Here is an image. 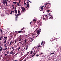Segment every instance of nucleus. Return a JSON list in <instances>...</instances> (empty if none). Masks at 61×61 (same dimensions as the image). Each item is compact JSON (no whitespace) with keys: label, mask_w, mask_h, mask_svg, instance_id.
<instances>
[{"label":"nucleus","mask_w":61,"mask_h":61,"mask_svg":"<svg viewBox=\"0 0 61 61\" xmlns=\"http://www.w3.org/2000/svg\"><path fill=\"white\" fill-rule=\"evenodd\" d=\"M24 5H26V3L25 2V1H24Z\"/></svg>","instance_id":"obj_38"},{"label":"nucleus","mask_w":61,"mask_h":61,"mask_svg":"<svg viewBox=\"0 0 61 61\" xmlns=\"http://www.w3.org/2000/svg\"><path fill=\"white\" fill-rule=\"evenodd\" d=\"M26 40H24V41L25 43H26Z\"/></svg>","instance_id":"obj_34"},{"label":"nucleus","mask_w":61,"mask_h":61,"mask_svg":"<svg viewBox=\"0 0 61 61\" xmlns=\"http://www.w3.org/2000/svg\"><path fill=\"white\" fill-rule=\"evenodd\" d=\"M5 54L4 55L5 56H7V54H5Z\"/></svg>","instance_id":"obj_29"},{"label":"nucleus","mask_w":61,"mask_h":61,"mask_svg":"<svg viewBox=\"0 0 61 61\" xmlns=\"http://www.w3.org/2000/svg\"><path fill=\"white\" fill-rule=\"evenodd\" d=\"M18 13H20V11H19V10H18Z\"/></svg>","instance_id":"obj_32"},{"label":"nucleus","mask_w":61,"mask_h":61,"mask_svg":"<svg viewBox=\"0 0 61 61\" xmlns=\"http://www.w3.org/2000/svg\"><path fill=\"white\" fill-rule=\"evenodd\" d=\"M7 45H8V44L9 43V42H7Z\"/></svg>","instance_id":"obj_45"},{"label":"nucleus","mask_w":61,"mask_h":61,"mask_svg":"<svg viewBox=\"0 0 61 61\" xmlns=\"http://www.w3.org/2000/svg\"><path fill=\"white\" fill-rule=\"evenodd\" d=\"M12 12H13V13H15V11H12Z\"/></svg>","instance_id":"obj_53"},{"label":"nucleus","mask_w":61,"mask_h":61,"mask_svg":"<svg viewBox=\"0 0 61 61\" xmlns=\"http://www.w3.org/2000/svg\"><path fill=\"white\" fill-rule=\"evenodd\" d=\"M41 32V29H40L39 30H37V34H40V32Z\"/></svg>","instance_id":"obj_3"},{"label":"nucleus","mask_w":61,"mask_h":61,"mask_svg":"<svg viewBox=\"0 0 61 61\" xmlns=\"http://www.w3.org/2000/svg\"><path fill=\"white\" fill-rule=\"evenodd\" d=\"M45 7H46V8H47V4L46 3L45 4Z\"/></svg>","instance_id":"obj_11"},{"label":"nucleus","mask_w":61,"mask_h":61,"mask_svg":"<svg viewBox=\"0 0 61 61\" xmlns=\"http://www.w3.org/2000/svg\"><path fill=\"white\" fill-rule=\"evenodd\" d=\"M7 49V48H5L3 49V50L4 51H5V50H6Z\"/></svg>","instance_id":"obj_21"},{"label":"nucleus","mask_w":61,"mask_h":61,"mask_svg":"<svg viewBox=\"0 0 61 61\" xmlns=\"http://www.w3.org/2000/svg\"><path fill=\"white\" fill-rule=\"evenodd\" d=\"M19 3H21V0H19Z\"/></svg>","instance_id":"obj_26"},{"label":"nucleus","mask_w":61,"mask_h":61,"mask_svg":"<svg viewBox=\"0 0 61 61\" xmlns=\"http://www.w3.org/2000/svg\"><path fill=\"white\" fill-rule=\"evenodd\" d=\"M1 5V3H0V7Z\"/></svg>","instance_id":"obj_63"},{"label":"nucleus","mask_w":61,"mask_h":61,"mask_svg":"<svg viewBox=\"0 0 61 61\" xmlns=\"http://www.w3.org/2000/svg\"><path fill=\"white\" fill-rule=\"evenodd\" d=\"M41 45L42 46V45H43V42H41Z\"/></svg>","instance_id":"obj_50"},{"label":"nucleus","mask_w":61,"mask_h":61,"mask_svg":"<svg viewBox=\"0 0 61 61\" xmlns=\"http://www.w3.org/2000/svg\"><path fill=\"white\" fill-rule=\"evenodd\" d=\"M28 49V47H27L26 48V50H27V49Z\"/></svg>","instance_id":"obj_48"},{"label":"nucleus","mask_w":61,"mask_h":61,"mask_svg":"<svg viewBox=\"0 0 61 61\" xmlns=\"http://www.w3.org/2000/svg\"><path fill=\"white\" fill-rule=\"evenodd\" d=\"M14 5H12V7H14Z\"/></svg>","instance_id":"obj_59"},{"label":"nucleus","mask_w":61,"mask_h":61,"mask_svg":"<svg viewBox=\"0 0 61 61\" xmlns=\"http://www.w3.org/2000/svg\"><path fill=\"white\" fill-rule=\"evenodd\" d=\"M54 35L56 36V33H54Z\"/></svg>","instance_id":"obj_47"},{"label":"nucleus","mask_w":61,"mask_h":61,"mask_svg":"<svg viewBox=\"0 0 61 61\" xmlns=\"http://www.w3.org/2000/svg\"><path fill=\"white\" fill-rule=\"evenodd\" d=\"M2 36H1L0 37V40H1V39H2Z\"/></svg>","instance_id":"obj_27"},{"label":"nucleus","mask_w":61,"mask_h":61,"mask_svg":"<svg viewBox=\"0 0 61 61\" xmlns=\"http://www.w3.org/2000/svg\"><path fill=\"white\" fill-rule=\"evenodd\" d=\"M29 2H30V3H31V2H31V1H30V0L29 1Z\"/></svg>","instance_id":"obj_61"},{"label":"nucleus","mask_w":61,"mask_h":61,"mask_svg":"<svg viewBox=\"0 0 61 61\" xmlns=\"http://www.w3.org/2000/svg\"><path fill=\"white\" fill-rule=\"evenodd\" d=\"M49 16H47V18H48V17Z\"/></svg>","instance_id":"obj_58"},{"label":"nucleus","mask_w":61,"mask_h":61,"mask_svg":"<svg viewBox=\"0 0 61 61\" xmlns=\"http://www.w3.org/2000/svg\"><path fill=\"white\" fill-rule=\"evenodd\" d=\"M4 38H5V39H6V40H7V37H6L5 36L4 37Z\"/></svg>","instance_id":"obj_25"},{"label":"nucleus","mask_w":61,"mask_h":61,"mask_svg":"<svg viewBox=\"0 0 61 61\" xmlns=\"http://www.w3.org/2000/svg\"><path fill=\"white\" fill-rule=\"evenodd\" d=\"M43 7H44V6H42L41 7V11H43Z\"/></svg>","instance_id":"obj_6"},{"label":"nucleus","mask_w":61,"mask_h":61,"mask_svg":"<svg viewBox=\"0 0 61 61\" xmlns=\"http://www.w3.org/2000/svg\"><path fill=\"white\" fill-rule=\"evenodd\" d=\"M6 52H7L6 53V54L7 55H9V51H7Z\"/></svg>","instance_id":"obj_13"},{"label":"nucleus","mask_w":61,"mask_h":61,"mask_svg":"<svg viewBox=\"0 0 61 61\" xmlns=\"http://www.w3.org/2000/svg\"><path fill=\"white\" fill-rule=\"evenodd\" d=\"M30 25H31V24H32V22L31 21L30 22Z\"/></svg>","instance_id":"obj_46"},{"label":"nucleus","mask_w":61,"mask_h":61,"mask_svg":"<svg viewBox=\"0 0 61 61\" xmlns=\"http://www.w3.org/2000/svg\"><path fill=\"white\" fill-rule=\"evenodd\" d=\"M20 47H19V48L18 49V51H19V49H20Z\"/></svg>","instance_id":"obj_35"},{"label":"nucleus","mask_w":61,"mask_h":61,"mask_svg":"<svg viewBox=\"0 0 61 61\" xmlns=\"http://www.w3.org/2000/svg\"><path fill=\"white\" fill-rule=\"evenodd\" d=\"M10 54H12V52H10Z\"/></svg>","instance_id":"obj_56"},{"label":"nucleus","mask_w":61,"mask_h":61,"mask_svg":"<svg viewBox=\"0 0 61 61\" xmlns=\"http://www.w3.org/2000/svg\"><path fill=\"white\" fill-rule=\"evenodd\" d=\"M15 11L16 13H17V11L16 10H15Z\"/></svg>","instance_id":"obj_17"},{"label":"nucleus","mask_w":61,"mask_h":61,"mask_svg":"<svg viewBox=\"0 0 61 61\" xmlns=\"http://www.w3.org/2000/svg\"><path fill=\"white\" fill-rule=\"evenodd\" d=\"M25 33V31H22L21 32V33Z\"/></svg>","instance_id":"obj_16"},{"label":"nucleus","mask_w":61,"mask_h":61,"mask_svg":"<svg viewBox=\"0 0 61 61\" xmlns=\"http://www.w3.org/2000/svg\"><path fill=\"white\" fill-rule=\"evenodd\" d=\"M0 48H1L0 49V52H1L3 49V47H1H1H0Z\"/></svg>","instance_id":"obj_10"},{"label":"nucleus","mask_w":61,"mask_h":61,"mask_svg":"<svg viewBox=\"0 0 61 61\" xmlns=\"http://www.w3.org/2000/svg\"><path fill=\"white\" fill-rule=\"evenodd\" d=\"M40 45H39L37 47H37H40Z\"/></svg>","instance_id":"obj_44"},{"label":"nucleus","mask_w":61,"mask_h":61,"mask_svg":"<svg viewBox=\"0 0 61 61\" xmlns=\"http://www.w3.org/2000/svg\"><path fill=\"white\" fill-rule=\"evenodd\" d=\"M36 53H35L33 55V54H32V55L31 56V57H33V56H35V55H36Z\"/></svg>","instance_id":"obj_12"},{"label":"nucleus","mask_w":61,"mask_h":61,"mask_svg":"<svg viewBox=\"0 0 61 61\" xmlns=\"http://www.w3.org/2000/svg\"><path fill=\"white\" fill-rule=\"evenodd\" d=\"M16 16V17H15L16 18H17V17H18V16L17 15Z\"/></svg>","instance_id":"obj_28"},{"label":"nucleus","mask_w":61,"mask_h":61,"mask_svg":"<svg viewBox=\"0 0 61 61\" xmlns=\"http://www.w3.org/2000/svg\"><path fill=\"white\" fill-rule=\"evenodd\" d=\"M15 52H13V55H15Z\"/></svg>","instance_id":"obj_52"},{"label":"nucleus","mask_w":61,"mask_h":61,"mask_svg":"<svg viewBox=\"0 0 61 61\" xmlns=\"http://www.w3.org/2000/svg\"><path fill=\"white\" fill-rule=\"evenodd\" d=\"M22 55H20V56H22Z\"/></svg>","instance_id":"obj_57"},{"label":"nucleus","mask_w":61,"mask_h":61,"mask_svg":"<svg viewBox=\"0 0 61 61\" xmlns=\"http://www.w3.org/2000/svg\"><path fill=\"white\" fill-rule=\"evenodd\" d=\"M25 58V57H24V56L20 58V59H21V60H23V59H24Z\"/></svg>","instance_id":"obj_8"},{"label":"nucleus","mask_w":61,"mask_h":61,"mask_svg":"<svg viewBox=\"0 0 61 61\" xmlns=\"http://www.w3.org/2000/svg\"><path fill=\"white\" fill-rule=\"evenodd\" d=\"M22 37V35H21L19 37V38H21V37Z\"/></svg>","instance_id":"obj_19"},{"label":"nucleus","mask_w":61,"mask_h":61,"mask_svg":"<svg viewBox=\"0 0 61 61\" xmlns=\"http://www.w3.org/2000/svg\"><path fill=\"white\" fill-rule=\"evenodd\" d=\"M5 3L6 4V5H7V0H5V1L4 0H3V4L4 5H5Z\"/></svg>","instance_id":"obj_2"},{"label":"nucleus","mask_w":61,"mask_h":61,"mask_svg":"<svg viewBox=\"0 0 61 61\" xmlns=\"http://www.w3.org/2000/svg\"><path fill=\"white\" fill-rule=\"evenodd\" d=\"M22 30H20V31H19L18 32L19 33H22Z\"/></svg>","instance_id":"obj_18"},{"label":"nucleus","mask_w":61,"mask_h":61,"mask_svg":"<svg viewBox=\"0 0 61 61\" xmlns=\"http://www.w3.org/2000/svg\"><path fill=\"white\" fill-rule=\"evenodd\" d=\"M54 54V52H53V53H51L50 54V55H53Z\"/></svg>","instance_id":"obj_23"},{"label":"nucleus","mask_w":61,"mask_h":61,"mask_svg":"<svg viewBox=\"0 0 61 61\" xmlns=\"http://www.w3.org/2000/svg\"><path fill=\"white\" fill-rule=\"evenodd\" d=\"M33 21H34V22H36V20L35 19H34L33 20Z\"/></svg>","instance_id":"obj_24"},{"label":"nucleus","mask_w":61,"mask_h":61,"mask_svg":"<svg viewBox=\"0 0 61 61\" xmlns=\"http://www.w3.org/2000/svg\"><path fill=\"white\" fill-rule=\"evenodd\" d=\"M49 16L50 17V18H49V19H52V18H53V17L51 15H49Z\"/></svg>","instance_id":"obj_9"},{"label":"nucleus","mask_w":61,"mask_h":61,"mask_svg":"<svg viewBox=\"0 0 61 61\" xmlns=\"http://www.w3.org/2000/svg\"><path fill=\"white\" fill-rule=\"evenodd\" d=\"M7 40H5L4 41V42H3V43L4 44H5L6 43V41Z\"/></svg>","instance_id":"obj_15"},{"label":"nucleus","mask_w":61,"mask_h":61,"mask_svg":"<svg viewBox=\"0 0 61 61\" xmlns=\"http://www.w3.org/2000/svg\"><path fill=\"white\" fill-rule=\"evenodd\" d=\"M17 15L18 16H19V15H21V13H19L18 14H17Z\"/></svg>","instance_id":"obj_22"},{"label":"nucleus","mask_w":61,"mask_h":61,"mask_svg":"<svg viewBox=\"0 0 61 61\" xmlns=\"http://www.w3.org/2000/svg\"><path fill=\"white\" fill-rule=\"evenodd\" d=\"M25 29V28L24 27H23V28H22L21 29V30H23Z\"/></svg>","instance_id":"obj_41"},{"label":"nucleus","mask_w":61,"mask_h":61,"mask_svg":"<svg viewBox=\"0 0 61 61\" xmlns=\"http://www.w3.org/2000/svg\"><path fill=\"white\" fill-rule=\"evenodd\" d=\"M32 53H33V51H30V54H32Z\"/></svg>","instance_id":"obj_37"},{"label":"nucleus","mask_w":61,"mask_h":61,"mask_svg":"<svg viewBox=\"0 0 61 61\" xmlns=\"http://www.w3.org/2000/svg\"><path fill=\"white\" fill-rule=\"evenodd\" d=\"M28 54H29V52H28L27 53V54H26L25 56V57L26 56H27V55H28Z\"/></svg>","instance_id":"obj_14"},{"label":"nucleus","mask_w":61,"mask_h":61,"mask_svg":"<svg viewBox=\"0 0 61 61\" xmlns=\"http://www.w3.org/2000/svg\"><path fill=\"white\" fill-rule=\"evenodd\" d=\"M36 56L38 57L39 56V55L38 54L36 55Z\"/></svg>","instance_id":"obj_31"},{"label":"nucleus","mask_w":61,"mask_h":61,"mask_svg":"<svg viewBox=\"0 0 61 61\" xmlns=\"http://www.w3.org/2000/svg\"><path fill=\"white\" fill-rule=\"evenodd\" d=\"M43 53L42 52L41 53V55H43Z\"/></svg>","instance_id":"obj_49"},{"label":"nucleus","mask_w":61,"mask_h":61,"mask_svg":"<svg viewBox=\"0 0 61 61\" xmlns=\"http://www.w3.org/2000/svg\"><path fill=\"white\" fill-rule=\"evenodd\" d=\"M19 43H21V42H20V41L19 42Z\"/></svg>","instance_id":"obj_62"},{"label":"nucleus","mask_w":61,"mask_h":61,"mask_svg":"<svg viewBox=\"0 0 61 61\" xmlns=\"http://www.w3.org/2000/svg\"><path fill=\"white\" fill-rule=\"evenodd\" d=\"M0 32H1V34H3V30H1Z\"/></svg>","instance_id":"obj_20"},{"label":"nucleus","mask_w":61,"mask_h":61,"mask_svg":"<svg viewBox=\"0 0 61 61\" xmlns=\"http://www.w3.org/2000/svg\"><path fill=\"white\" fill-rule=\"evenodd\" d=\"M17 15H16V13L15 14V16H16Z\"/></svg>","instance_id":"obj_55"},{"label":"nucleus","mask_w":61,"mask_h":61,"mask_svg":"<svg viewBox=\"0 0 61 61\" xmlns=\"http://www.w3.org/2000/svg\"><path fill=\"white\" fill-rule=\"evenodd\" d=\"M50 11V10H49L47 11V12L48 13H49Z\"/></svg>","instance_id":"obj_39"},{"label":"nucleus","mask_w":61,"mask_h":61,"mask_svg":"<svg viewBox=\"0 0 61 61\" xmlns=\"http://www.w3.org/2000/svg\"><path fill=\"white\" fill-rule=\"evenodd\" d=\"M20 7L22 9V12H24V11H25V9L24 8V7L22 6H21Z\"/></svg>","instance_id":"obj_4"},{"label":"nucleus","mask_w":61,"mask_h":61,"mask_svg":"<svg viewBox=\"0 0 61 61\" xmlns=\"http://www.w3.org/2000/svg\"><path fill=\"white\" fill-rule=\"evenodd\" d=\"M6 44H5V47H6H6H7V46H6V45H5Z\"/></svg>","instance_id":"obj_40"},{"label":"nucleus","mask_w":61,"mask_h":61,"mask_svg":"<svg viewBox=\"0 0 61 61\" xmlns=\"http://www.w3.org/2000/svg\"><path fill=\"white\" fill-rule=\"evenodd\" d=\"M17 5H18V6H19V3H17Z\"/></svg>","instance_id":"obj_30"},{"label":"nucleus","mask_w":61,"mask_h":61,"mask_svg":"<svg viewBox=\"0 0 61 61\" xmlns=\"http://www.w3.org/2000/svg\"><path fill=\"white\" fill-rule=\"evenodd\" d=\"M1 44V43L0 42V47H1V46H0V45Z\"/></svg>","instance_id":"obj_51"},{"label":"nucleus","mask_w":61,"mask_h":61,"mask_svg":"<svg viewBox=\"0 0 61 61\" xmlns=\"http://www.w3.org/2000/svg\"><path fill=\"white\" fill-rule=\"evenodd\" d=\"M13 3H14V4H17V2H13Z\"/></svg>","instance_id":"obj_33"},{"label":"nucleus","mask_w":61,"mask_h":61,"mask_svg":"<svg viewBox=\"0 0 61 61\" xmlns=\"http://www.w3.org/2000/svg\"><path fill=\"white\" fill-rule=\"evenodd\" d=\"M43 19L44 20H46L47 19V15H43Z\"/></svg>","instance_id":"obj_1"},{"label":"nucleus","mask_w":61,"mask_h":61,"mask_svg":"<svg viewBox=\"0 0 61 61\" xmlns=\"http://www.w3.org/2000/svg\"><path fill=\"white\" fill-rule=\"evenodd\" d=\"M21 40H22V38H18V41H21Z\"/></svg>","instance_id":"obj_7"},{"label":"nucleus","mask_w":61,"mask_h":61,"mask_svg":"<svg viewBox=\"0 0 61 61\" xmlns=\"http://www.w3.org/2000/svg\"><path fill=\"white\" fill-rule=\"evenodd\" d=\"M12 41H11L10 43V45H11V44H12Z\"/></svg>","instance_id":"obj_42"},{"label":"nucleus","mask_w":61,"mask_h":61,"mask_svg":"<svg viewBox=\"0 0 61 61\" xmlns=\"http://www.w3.org/2000/svg\"><path fill=\"white\" fill-rule=\"evenodd\" d=\"M11 13H13V11H11Z\"/></svg>","instance_id":"obj_64"},{"label":"nucleus","mask_w":61,"mask_h":61,"mask_svg":"<svg viewBox=\"0 0 61 61\" xmlns=\"http://www.w3.org/2000/svg\"><path fill=\"white\" fill-rule=\"evenodd\" d=\"M30 39H31V40L32 41H33L34 40V39H33L32 38H30Z\"/></svg>","instance_id":"obj_36"},{"label":"nucleus","mask_w":61,"mask_h":61,"mask_svg":"<svg viewBox=\"0 0 61 61\" xmlns=\"http://www.w3.org/2000/svg\"><path fill=\"white\" fill-rule=\"evenodd\" d=\"M38 34V35H37V36H39V35L40 34Z\"/></svg>","instance_id":"obj_60"},{"label":"nucleus","mask_w":61,"mask_h":61,"mask_svg":"<svg viewBox=\"0 0 61 61\" xmlns=\"http://www.w3.org/2000/svg\"><path fill=\"white\" fill-rule=\"evenodd\" d=\"M15 43H16V42H17V41H16L15 40Z\"/></svg>","instance_id":"obj_43"},{"label":"nucleus","mask_w":61,"mask_h":61,"mask_svg":"<svg viewBox=\"0 0 61 61\" xmlns=\"http://www.w3.org/2000/svg\"><path fill=\"white\" fill-rule=\"evenodd\" d=\"M27 3H27L26 4V5L27 6V7H26V8H27V7H28V8H29V6H30L29 3H29V2H27Z\"/></svg>","instance_id":"obj_5"},{"label":"nucleus","mask_w":61,"mask_h":61,"mask_svg":"<svg viewBox=\"0 0 61 61\" xmlns=\"http://www.w3.org/2000/svg\"><path fill=\"white\" fill-rule=\"evenodd\" d=\"M37 50H38V51H39L40 50L39 49V50H38V49H37Z\"/></svg>","instance_id":"obj_54"}]
</instances>
